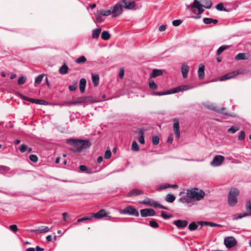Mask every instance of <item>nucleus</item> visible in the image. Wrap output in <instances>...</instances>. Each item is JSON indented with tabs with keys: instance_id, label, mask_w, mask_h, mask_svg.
Returning <instances> with one entry per match:
<instances>
[{
	"instance_id": "nucleus-1",
	"label": "nucleus",
	"mask_w": 251,
	"mask_h": 251,
	"mask_svg": "<svg viewBox=\"0 0 251 251\" xmlns=\"http://www.w3.org/2000/svg\"><path fill=\"white\" fill-rule=\"evenodd\" d=\"M67 143L74 147L71 150L74 152L81 151L83 149L87 148L91 146V143L87 140H75L69 139Z\"/></svg>"
},
{
	"instance_id": "nucleus-2",
	"label": "nucleus",
	"mask_w": 251,
	"mask_h": 251,
	"mask_svg": "<svg viewBox=\"0 0 251 251\" xmlns=\"http://www.w3.org/2000/svg\"><path fill=\"white\" fill-rule=\"evenodd\" d=\"M205 192L197 188H193L187 190V197L197 201L202 200L205 196Z\"/></svg>"
},
{
	"instance_id": "nucleus-3",
	"label": "nucleus",
	"mask_w": 251,
	"mask_h": 251,
	"mask_svg": "<svg viewBox=\"0 0 251 251\" xmlns=\"http://www.w3.org/2000/svg\"><path fill=\"white\" fill-rule=\"evenodd\" d=\"M192 87L188 85H183L179 86L178 87H177L176 88H175L174 89L169 90V91L164 92H156L155 93V95H158V96H162L164 95H168V94H174L176 93H178L181 91H184L188 90L191 88H192Z\"/></svg>"
},
{
	"instance_id": "nucleus-4",
	"label": "nucleus",
	"mask_w": 251,
	"mask_h": 251,
	"mask_svg": "<svg viewBox=\"0 0 251 251\" xmlns=\"http://www.w3.org/2000/svg\"><path fill=\"white\" fill-rule=\"evenodd\" d=\"M239 193V190L236 188L230 190L228 196V203L230 206H233L237 203Z\"/></svg>"
},
{
	"instance_id": "nucleus-5",
	"label": "nucleus",
	"mask_w": 251,
	"mask_h": 251,
	"mask_svg": "<svg viewBox=\"0 0 251 251\" xmlns=\"http://www.w3.org/2000/svg\"><path fill=\"white\" fill-rule=\"evenodd\" d=\"M246 210L247 211V213H244L243 215L240 214L239 215H234L233 216V220H237L241 219L243 217L251 216V202L250 201H247L245 205Z\"/></svg>"
},
{
	"instance_id": "nucleus-6",
	"label": "nucleus",
	"mask_w": 251,
	"mask_h": 251,
	"mask_svg": "<svg viewBox=\"0 0 251 251\" xmlns=\"http://www.w3.org/2000/svg\"><path fill=\"white\" fill-rule=\"evenodd\" d=\"M122 214H126L135 216H139V213L136 209L132 206H128L121 211Z\"/></svg>"
},
{
	"instance_id": "nucleus-7",
	"label": "nucleus",
	"mask_w": 251,
	"mask_h": 251,
	"mask_svg": "<svg viewBox=\"0 0 251 251\" xmlns=\"http://www.w3.org/2000/svg\"><path fill=\"white\" fill-rule=\"evenodd\" d=\"M107 217V219L110 220L111 219V217L108 216V213L106 212L105 210L102 209L99 210L98 212L93 213L92 217L100 219L103 217Z\"/></svg>"
},
{
	"instance_id": "nucleus-8",
	"label": "nucleus",
	"mask_w": 251,
	"mask_h": 251,
	"mask_svg": "<svg viewBox=\"0 0 251 251\" xmlns=\"http://www.w3.org/2000/svg\"><path fill=\"white\" fill-rule=\"evenodd\" d=\"M142 203H144L145 204L153 206L155 207H159L160 208L165 209H167L166 207L159 204L158 203L150 199L149 198H146L145 199H144L143 200V201H142Z\"/></svg>"
},
{
	"instance_id": "nucleus-9",
	"label": "nucleus",
	"mask_w": 251,
	"mask_h": 251,
	"mask_svg": "<svg viewBox=\"0 0 251 251\" xmlns=\"http://www.w3.org/2000/svg\"><path fill=\"white\" fill-rule=\"evenodd\" d=\"M224 243L226 248L230 249L236 245L237 241L232 236L227 237L225 238Z\"/></svg>"
},
{
	"instance_id": "nucleus-10",
	"label": "nucleus",
	"mask_w": 251,
	"mask_h": 251,
	"mask_svg": "<svg viewBox=\"0 0 251 251\" xmlns=\"http://www.w3.org/2000/svg\"><path fill=\"white\" fill-rule=\"evenodd\" d=\"M225 160V157L221 155H216L211 162L210 165L213 167L220 166Z\"/></svg>"
},
{
	"instance_id": "nucleus-11",
	"label": "nucleus",
	"mask_w": 251,
	"mask_h": 251,
	"mask_svg": "<svg viewBox=\"0 0 251 251\" xmlns=\"http://www.w3.org/2000/svg\"><path fill=\"white\" fill-rule=\"evenodd\" d=\"M111 11L113 17H116L122 14L123 12L122 6L119 4L115 5Z\"/></svg>"
},
{
	"instance_id": "nucleus-12",
	"label": "nucleus",
	"mask_w": 251,
	"mask_h": 251,
	"mask_svg": "<svg viewBox=\"0 0 251 251\" xmlns=\"http://www.w3.org/2000/svg\"><path fill=\"white\" fill-rule=\"evenodd\" d=\"M142 217L152 216L155 215V212L153 209L146 208L140 210Z\"/></svg>"
},
{
	"instance_id": "nucleus-13",
	"label": "nucleus",
	"mask_w": 251,
	"mask_h": 251,
	"mask_svg": "<svg viewBox=\"0 0 251 251\" xmlns=\"http://www.w3.org/2000/svg\"><path fill=\"white\" fill-rule=\"evenodd\" d=\"M204 6L202 5L198 0H195L192 6V8H196L198 11V14H201L203 11Z\"/></svg>"
},
{
	"instance_id": "nucleus-14",
	"label": "nucleus",
	"mask_w": 251,
	"mask_h": 251,
	"mask_svg": "<svg viewBox=\"0 0 251 251\" xmlns=\"http://www.w3.org/2000/svg\"><path fill=\"white\" fill-rule=\"evenodd\" d=\"M123 6L128 9H132L134 8L135 2L132 0H123Z\"/></svg>"
},
{
	"instance_id": "nucleus-15",
	"label": "nucleus",
	"mask_w": 251,
	"mask_h": 251,
	"mask_svg": "<svg viewBox=\"0 0 251 251\" xmlns=\"http://www.w3.org/2000/svg\"><path fill=\"white\" fill-rule=\"evenodd\" d=\"M240 73L239 72H236L233 71L232 72H230L229 73H228L227 74H226L225 75L222 76L220 80L221 81H224L228 79L232 78L234 77V76H236L237 75L240 74Z\"/></svg>"
},
{
	"instance_id": "nucleus-16",
	"label": "nucleus",
	"mask_w": 251,
	"mask_h": 251,
	"mask_svg": "<svg viewBox=\"0 0 251 251\" xmlns=\"http://www.w3.org/2000/svg\"><path fill=\"white\" fill-rule=\"evenodd\" d=\"M173 121L174 122V130L175 132V134L176 136V137L178 138L180 137V133L179 131V124L178 120L177 119H174L173 120Z\"/></svg>"
},
{
	"instance_id": "nucleus-17",
	"label": "nucleus",
	"mask_w": 251,
	"mask_h": 251,
	"mask_svg": "<svg viewBox=\"0 0 251 251\" xmlns=\"http://www.w3.org/2000/svg\"><path fill=\"white\" fill-rule=\"evenodd\" d=\"M188 222L186 220H178L174 222V224L179 228H183L187 226Z\"/></svg>"
},
{
	"instance_id": "nucleus-18",
	"label": "nucleus",
	"mask_w": 251,
	"mask_h": 251,
	"mask_svg": "<svg viewBox=\"0 0 251 251\" xmlns=\"http://www.w3.org/2000/svg\"><path fill=\"white\" fill-rule=\"evenodd\" d=\"M181 73L184 78L187 76L188 73L189 71V67L187 65L183 64L181 68Z\"/></svg>"
},
{
	"instance_id": "nucleus-19",
	"label": "nucleus",
	"mask_w": 251,
	"mask_h": 251,
	"mask_svg": "<svg viewBox=\"0 0 251 251\" xmlns=\"http://www.w3.org/2000/svg\"><path fill=\"white\" fill-rule=\"evenodd\" d=\"M143 192L142 191L139 189H133L128 194L127 197H131L133 196H137L143 194Z\"/></svg>"
},
{
	"instance_id": "nucleus-20",
	"label": "nucleus",
	"mask_w": 251,
	"mask_h": 251,
	"mask_svg": "<svg viewBox=\"0 0 251 251\" xmlns=\"http://www.w3.org/2000/svg\"><path fill=\"white\" fill-rule=\"evenodd\" d=\"M86 80L85 78H81L79 81V89L81 93L85 91Z\"/></svg>"
},
{
	"instance_id": "nucleus-21",
	"label": "nucleus",
	"mask_w": 251,
	"mask_h": 251,
	"mask_svg": "<svg viewBox=\"0 0 251 251\" xmlns=\"http://www.w3.org/2000/svg\"><path fill=\"white\" fill-rule=\"evenodd\" d=\"M198 75L200 79H202L204 76V66L201 65L198 70Z\"/></svg>"
},
{
	"instance_id": "nucleus-22",
	"label": "nucleus",
	"mask_w": 251,
	"mask_h": 251,
	"mask_svg": "<svg viewBox=\"0 0 251 251\" xmlns=\"http://www.w3.org/2000/svg\"><path fill=\"white\" fill-rule=\"evenodd\" d=\"M248 58L249 57H247L246 54L244 53H239L235 57V59L236 60H247Z\"/></svg>"
},
{
	"instance_id": "nucleus-23",
	"label": "nucleus",
	"mask_w": 251,
	"mask_h": 251,
	"mask_svg": "<svg viewBox=\"0 0 251 251\" xmlns=\"http://www.w3.org/2000/svg\"><path fill=\"white\" fill-rule=\"evenodd\" d=\"M218 22L216 19H213L212 18H205L203 19V23L205 24H210L213 23L216 24Z\"/></svg>"
},
{
	"instance_id": "nucleus-24",
	"label": "nucleus",
	"mask_w": 251,
	"mask_h": 251,
	"mask_svg": "<svg viewBox=\"0 0 251 251\" xmlns=\"http://www.w3.org/2000/svg\"><path fill=\"white\" fill-rule=\"evenodd\" d=\"M92 79L95 86H97L99 83L100 77L98 75H92Z\"/></svg>"
},
{
	"instance_id": "nucleus-25",
	"label": "nucleus",
	"mask_w": 251,
	"mask_h": 251,
	"mask_svg": "<svg viewBox=\"0 0 251 251\" xmlns=\"http://www.w3.org/2000/svg\"><path fill=\"white\" fill-rule=\"evenodd\" d=\"M176 199V197L174 195L170 194H168L166 196L165 200L168 202H173Z\"/></svg>"
},
{
	"instance_id": "nucleus-26",
	"label": "nucleus",
	"mask_w": 251,
	"mask_h": 251,
	"mask_svg": "<svg viewBox=\"0 0 251 251\" xmlns=\"http://www.w3.org/2000/svg\"><path fill=\"white\" fill-rule=\"evenodd\" d=\"M98 12L100 15L104 16H107L111 14V10H105L103 9H101L99 10Z\"/></svg>"
},
{
	"instance_id": "nucleus-27",
	"label": "nucleus",
	"mask_w": 251,
	"mask_h": 251,
	"mask_svg": "<svg viewBox=\"0 0 251 251\" xmlns=\"http://www.w3.org/2000/svg\"><path fill=\"white\" fill-rule=\"evenodd\" d=\"M101 28H98L97 29H95L93 30L92 32V38H97L99 37L100 32H101Z\"/></svg>"
},
{
	"instance_id": "nucleus-28",
	"label": "nucleus",
	"mask_w": 251,
	"mask_h": 251,
	"mask_svg": "<svg viewBox=\"0 0 251 251\" xmlns=\"http://www.w3.org/2000/svg\"><path fill=\"white\" fill-rule=\"evenodd\" d=\"M162 74V72L160 70L154 69L152 71V73L151 74L152 77H155L158 76H160Z\"/></svg>"
},
{
	"instance_id": "nucleus-29",
	"label": "nucleus",
	"mask_w": 251,
	"mask_h": 251,
	"mask_svg": "<svg viewBox=\"0 0 251 251\" xmlns=\"http://www.w3.org/2000/svg\"><path fill=\"white\" fill-rule=\"evenodd\" d=\"M68 66L64 64L59 69V73L61 74L64 75L68 73Z\"/></svg>"
},
{
	"instance_id": "nucleus-30",
	"label": "nucleus",
	"mask_w": 251,
	"mask_h": 251,
	"mask_svg": "<svg viewBox=\"0 0 251 251\" xmlns=\"http://www.w3.org/2000/svg\"><path fill=\"white\" fill-rule=\"evenodd\" d=\"M44 75L41 74L39 75L35 80L34 86H36L37 84H40L43 80Z\"/></svg>"
},
{
	"instance_id": "nucleus-31",
	"label": "nucleus",
	"mask_w": 251,
	"mask_h": 251,
	"mask_svg": "<svg viewBox=\"0 0 251 251\" xmlns=\"http://www.w3.org/2000/svg\"><path fill=\"white\" fill-rule=\"evenodd\" d=\"M229 48V46L227 45L220 47L217 50V55H220L225 50H226V49H228Z\"/></svg>"
},
{
	"instance_id": "nucleus-32",
	"label": "nucleus",
	"mask_w": 251,
	"mask_h": 251,
	"mask_svg": "<svg viewBox=\"0 0 251 251\" xmlns=\"http://www.w3.org/2000/svg\"><path fill=\"white\" fill-rule=\"evenodd\" d=\"M29 101H30L33 103L38 104H44V101L42 100L30 99L28 100Z\"/></svg>"
},
{
	"instance_id": "nucleus-33",
	"label": "nucleus",
	"mask_w": 251,
	"mask_h": 251,
	"mask_svg": "<svg viewBox=\"0 0 251 251\" xmlns=\"http://www.w3.org/2000/svg\"><path fill=\"white\" fill-rule=\"evenodd\" d=\"M101 38L104 40H108L110 38V34L106 31H104L101 33Z\"/></svg>"
},
{
	"instance_id": "nucleus-34",
	"label": "nucleus",
	"mask_w": 251,
	"mask_h": 251,
	"mask_svg": "<svg viewBox=\"0 0 251 251\" xmlns=\"http://www.w3.org/2000/svg\"><path fill=\"white\" fill-rule=\"evenodd\" d=\"M131 149L134 151H139V147L136 141H133L131 145Z\"/></svg>"
},
{
	"instance_id": "nucleus-35",
	"label": "nucleus",
	"mask_w": 251,
	"mask_h": 251,
	"mask_svg": "<svg viewBox=\"0 0 251 251\" xmlns=\"http://www.w3.org/2000/svg\"><path fill=\"white\" fill-rule=\"evenodd\" d=\"M239 129V127L237 126H232L227 130L228 132L231 133H234Z\"/></svg>"
},
{
	"instance_id": "nucleus-36",
	"label": "nucleus",
	"mask_w": 251,
	"mask_h": 251,
	"mask_svg": "<svg viewBox=\"0 0 251 251\" xmlns=\"http://www.w3.org/2000/svg\"><path fill=\"white\" fill-rule=\"evenodd\" d=\"M140 135L138 138L139 142L142 144H144L145 143V139L144 136V132L143 130H141L140 131Z\"/></svg>"
},
{
	"instance_id": "nucleus-37",
	"label": "nucleus",
	"mask_w": 251,
	"mask_h": 251,
	"mask_svg": "<svg viewBox=\"0 0 251 251\" xmlns=\"http://www.w3.org/2000/svg\"><path fill=\"white\" fill-rule=\"evenodd\" d=\"M91 219H92V217H83V218L78 219L77 221V222L76 223L74 224V225H76L78 223H80V222H83L85 221H87V220L90 221V220H91Z\"/></svg>"
},
{
	"instance_id": "nucleus-38",
	"label": "nucleus",
	"mask_w": 251,
	"mask_h": 251,
	"mask_svg": "<svg viewBox=\"0 0 251 251\" xmlns=\"http://www.w3.org/2000/svg\"><path fill=\"white\" fill-rule=\"evenodd\" d=\"M86 61V59L84 56H81L80 57L78 58L75 62L77 63H84Z\"/></svg>"
},
{
	"instance_id": "nucleus-39",
	"label": "nucleus",
	"mask_w": 251,
	"mask_h": 251,
	"mask_svg": "<svg viewBox=\"0 0 251 251\" xmlns=\"http://www.w3.org/2000/svg\"><path fill=\"white\" fill-rule=\"evenodd\" d=\"M95 15L96 18L97 22L101 23L104 20L103 18L102 17L101 15H100L99 13L95 14Z\"/></svg>"
},
{
	"instance_id": "nucleus-40",
	"label": "nucleus",
	"mask_w": 251,
	"mask_h": 251,
	"mask_svg": "<svg viewBox=\"0 0 251 251\" xmlns=\"http://www.w3.org/2000/svg\"><path fill=\"white\" fill-rule=\"evenodd\" d=\"M205 225L206 226H209L211 227H214V226H215V227H222V226L221 225H218V224H215V223H212V222H205Z\"/></svg>"
},
{
	"instance_id": "nucleus-41",
	"label": "nucleus",
	"mask_w": 251,
	"mask_h": 251,
	"mask_svg": "<svg viewBox=\"0 0 251 251\" xmlns=\"http://www.w3.org/2000/svg\"><path fill=\"white\" fill-rule=\"evenodd\" d=\"M198 228V226L195 222L191 223L189 226V229L190 230H196Z\"/></svg>"
},
{
	"instance_id": "nucleus-42",
	"label": "nucleus",
	"mask_w": 251,
	"mask_h": 251,
	"mask_svg": "<svg viewBox=\"0 0 251 251\" xmlns=\"http://www.w3.org/2000/svg\"><path fill=\"white\" fill-rule=\"evenodd\" d=\"M49 231V228L48 226H45L43 228L38 229L36 231L39 233L47 232Z\"/></svg>"
},
{
	"instance_id": "nucleus-43",
	"label": "nucleus",
	"mask_w": 251,
	"mask_h": 251,
	"mask_svg": "<svg viewBox=\"0 0 251 251\" xmlns=\"http://www.w3.org/2000/svg\"><path fill=\"white\" fill-rule=\"evenodd\" d=\"M149 86H150V88L152 90H155L157 88V85L152 80L150 81Z\"/></svg>"
},
{
	"instance_id": "nucleus-44",
	"label": "nucleus",
	"mask_w": 251,
	"mask_h": 251,
	"mask_svg": "<svg viewBox=\"0 0 251 251\" xmlns=\"http://www.w3.org/2000/svg\"><path fill=\"white\" fill-rule=\"evenodd\" d=\"M152 143L154 145H157L159 144V138L157 136H153L152 137Z\"/></svg>"
},
{
	"instance_id": "nucleus-45",
	"label": "nucleus",
	"mask_w": 251,
	"mask_h": 251,
	"mask_svg": "<svg viewBox=\"0 0 251 251\" xmlns=\"http://www.w3.org/2000/svg\"><path fill=\"white\" fill-rule=\"evenodd\" d=\"M26 78L24 76H21L18 80V83L19 85H22L24 84L25 82Z\"/></svg>"
},
{
	"instance_id": "nucleus-46",
	"label": "nucleus",
	"mask_w": 251,
	"mask_h": 251,
	"mask_svg": "<svg viewBox=\"0 0 251 251\" xmlns=\"http://www.w3.org/2000/svg\"><path fill=\"white\" fill-rule=\"evenodd\" d=\"M30 160L34 163H36L38 161V157L36 155L32 154L29 156Z\"/></svg>"
},
{
	"instance_id": "nucleus-47",
	"label": "nucleus",
	"mask_w": 251,
	"mask_h": 251,
	"mask_svg": "<svg viewBox=\"0 0 251 251\" xmlns=\"http://www.w3.org/2000/svg\"><path fill=\"white\" fill-rule=\"evenodd\" d=\"M111 156V151L109 150H107L105 151L104 154V158L105 159H109Z\"/></svg>"
},
{
	"instance_id": "nucleus-48",
	"label": "nucleus",
	"mask_w": 251,
	"mask_h": 251,
	"mask_svg": "<svg viewBox=\"0 0 251 251\" xmlns=\"http://www.w3.org/2000/svg\"><path fill=\"white\" fill-rule=\"evenodd\" d=\"M245 136V133L243 131H241L239 132L238 139L239 140H243Z\"/></svg>"
},
{
	"instance_id": "nucleus-49",
	"label": "nucleus",
	"mask_w": 251,
	"mask_h": 251,
	"mask_svg": "<svg viewBox=\"0 0 251 251\" xmlns=\"http://www.w3.org/2000/svg\"><path fill=\"white\" fill-rule=\"evenodd\" d=\"M27 146L25 145L22 144L19 147V150L22 152H24L26 151Z\"/></svg>"
},
{
	"instance_id": "nucleus-50",
	"label": "nucleus",
	"mask_w": 251,
	"mask_h": 251,
	"mask_svg": "<svg viewBox=\"0 0 251 251\" xmlns=\"http://www.w3.org/2000/svg\"><path fill=\"white\" fill-rule=\"evenodd\" d=\"M150 226L152 227H158V224L154 221H151L150 222Z\"/></svg>"
},
{
	"instance_id": "nucleus-51",
	"label": "nucleus",
	"mask_w": 251,
	"mask_h": 251,
	"mask_svg": "<svg viewBox=\"0 0 251 251\" xmlns=\"http://www.w3.org/2000/svg\"><path fill=\"white\" fill-rule=\"evenodd\" d=\"M205 3V5L204 6V7L207 9L210 8L212 4L211 1L210 0H206Z\"/></svg>"
},
{
	"instance_id": "nucleus-52",
	"label": "nucleus",
	"mask_w": 251,
	"mask_h": 251,
	"mask_svg": "<svg viewBox=\"0 0 251 251\" xmlns=\"http://www.w3.org/2000/svg\"><path fill=\"white\" fill-rule=\"evenodd\" d=\"M182 23V21L180 20H176L173 22V25L174 26H177L179 25Z\"/></svg>"
},
{
	"instance_id": "nucleus-53",
	"label": "nucleus",
	"mask_w": 251,
	"mask_h": 251,
	"mask_svg": "<svg viewBox=\"0 0 251 251\" xmlns=\"http://www.w3.org/2000/svg\"><path fill=\"white\" fill-rule=\"evenodd\" d=\"M9 229L13 231V232H16L18 231V228H17V226L16 225H11L10 226H9Z\"/></svg>"
},
{
	"instance_id": "nucleus-54",
	"label": "nucleus",
	"mask_w": 251,
	"mask_h": 251,
	"mask_svg": "<svg viewBox=\"0 0 251 251\" xmlns=\"http://www.w3.org/2000/svg\"><path fill=\"white\" fill-rule=\"evenodd\" d=\"M161 216L165 219H168L171 218V216H169L166 214V212L165 211L161 212Z\"/></svg>"
},
{
	"instance_id": "nucleus-55",
	"label": "nucleus",
	"mask_w": 251,
	"mask_h": 251,
	"mask_svg": "<svg viewBox=\"0 0 251 251\" xmlns=\"http://www.w3.org/2000/svg\"><path fill=\"white\" fill-rule=\"evenodd\" d=\"M82 102V100H81V99H78L76 101H75L74 102H70L67 105H74V104H76L77 103H81Z\"/></svg>"
},
{
	"instance_id": "nucleus-56",
	"label": "nucleus",
	"mask_w": 251,
	"mask_h": 251,
	"mask_svg": "<svg viewBox=\"0 0 251 251\" xmlns=\"http://www.w3.org/2000/svg\"><path fill=\"white\" fill-rule=\"evenodd\" d=\"M125 71L123 68H121L119 70V76L121 79H123L124 76Z\"/></svg>"
},
{
	"instance_id": "nucleus-57",
	"label": "nucleus",
	"mask_w": 251,
	"mask_h": 251,
	"mask_svg": "<svg viewBox=\"0 0 251 251\" xmlns=\"http://www.w3.org/2000/svg\"><path fill=\"white\" fill-rule=\"evenodd\" d=\"M179 201H181L182 203H185V202H189L188 199V198H187V197L180 198L179 199Z\"/></svg>"
},
{
	"instance_id": "nucleus-58",
	"label": "nucleus",
	"mask_w": 251,
	"mask_h": 251,
	"mask_svg": "<svg viewBox=\"0 0 251 251\" xmlns=\"http://www.w3.org/2000/svg\"><path fill=\"white\" fill-rule=\"evenodd\" d=\"M216 8L219 11H222L224 9V5L222 3H219L216 6Z\"/></svg>"
},
{
	"instance_id": "nucleus-59",
	"label": "nucleus",
	"mask_w": 251,
	"mask_h": 251,
	"mask_svg": "<svg viewBox=\"0 0 251 251\" xmlns=\"http://www.w3.org/2000/svg\"><path fill=\"white\" fill-rule=\"evenodd\" d=\"M169 187H170V184H167V183L162 184L160 186V189H165V188H169Z\"/></svg>"
},
{
	"instance_id": "nucleus-60",
	"label": "nucleus",
	"mask_w": 251,
	"mask_h": 251,
	"mask_svg": "<svg viewBox=\"0 0 251 251\" xmlns=\"http://www.w3.org/2000/svg\"><path fill=\"white\" fill-rule=\"evenodd\" d=\"M166 26L165 25H162L159 27V30L160 31H163L166 29Z\"/></svg>"
},
{
	"instance_id": "nucleus-61",
	"label": "nucleus",
	"mask_w": 251,
	"mask_h": 251,
	"mask_svg": "<svg viewBox=\"0 0 251 251\" xmlns=\"http://www.w3.org/2000/svg\"><path fill=\"white\" fill-rule=\"evenodd\" d=\"M79 169L82 172H84L86 171L87 168L85 165H80L79 166Z\"/></svg>"
},
{
	"instance_id": "nucleus-62",
	"label": "nucleus",
	"mask_w": 251,
	"mask_h": 251,
	"mask_svg": "<svg viewBox=\"0 0 251 251\" xmlns=\"http://www.w3.org/2000/svg\"><path fill=\"white\" fill-rule=\"evenodd\" d=\"M76 88V87L75 85H72L69 86V90L71 91H74L75 90Z\"/></svg>"
},
{
	"instance_id": "nucleus-63",
	"label": "nucleus",
	"mask_w": 251,
	"mask_h": 251,
	"mask_svg": "<svg viewBox=\"0 0 251 251\" xmlns=\"http://www.w3.org/2000/svg\"><path fill=\"white\" fill-rule=\"evenodd\" d=\"M62 216L63 217L64 220V221H66L67 220V218L68 217V214L67 213H63L62 214Z\"/></svg>"
},
{
	"instance_id": "nucleus-64",
	"label": "nucleus",
	"mask_w": 251,
	"mask_h": 251,
	"mask_svg": "<svg viewBox=\"0 0 251 251\" xmlns=\"http://www.w3.org/2000/svg\"><path fill=\"white\" fill-rule=\"evenodd\" d=\"M36 251H43L44 249L43 248H41L39 246L36 247Z\"/></svg>"
}]
</instances>
